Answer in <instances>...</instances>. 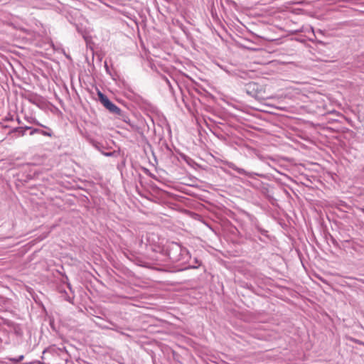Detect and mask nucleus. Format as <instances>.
Segmentation results:
<instances>
[{
    "label": "nucleus",
    "instance_id": "8",
    "mask_svg": "<svg viewBox=\"0 0 364 364\" xmlns=\"http://www.w3.org/2000/svg\"><path fill=\"white\" fill-rule=\"evenodd\" d=\"M7 359L14 364H16L18 363L17 358H7Z\"/></svg>",
    "mask_w": 364,
    "mask_h": 364
},
{
    "label": "nucleus",
    "instance_id": "5",
    "mask_svg": "<svg viewBox=\"0 0 364 364\" xmlns=\"http://www.w3.org/2000/svg\"><path fill=\"white\" fill-rule=\"evenodd\" d=\"M9 134H15L16 136H23L24 135V130L23 127H18L11 129L9 132Z\"/></svg>",
    "mask_w": 364,
    "mask_h": 364
},
{
    "label": "nucleus",
    "instance_id": "12",
    "mask_svg": "<svg viewBox=\"0 0 364 364\" xmlns=\"http://www.w3.org/2000/svg\"><path fill=\"white\" fill-rule=\"evenodd\" d=\"M23 127L24 132H26V130H28V129L32 131V129H33L31 127H28V126H25Z\"/></svg>",
    "mask_w": 364,
    "mask_h": 364
},
{
    "label": "nucleus",
    "instance_id": "11",
    "mask_svg": "<svg viewBox=\"0 0 364 364\" xmlns=\"http://www.w3.org/2000/svg\"><path fill=\"white\" fill-rule=\"evenodd\" d=\"M237 172L241 174H245L246 171L242 168H238Z\"/></svg>",
    "mask_w": 364,
    "mask_h": 364
},
{
    "label": "nucleus",
    "instance_id": "2",
    "mask_svg": "<svg viewBox=\"0 0 364 364\" xmlns=\"http://www.w3.org/2000/svg\"><path fill=\"white\" fill-rule=\"evenodd\" d=\"M97 95L100 102L111 114L115 115L118 119H120L125 122L129 121V117L127 115L126 112L111 102L105 94L99 91Z\"/></svg>",
    "mask_w": 364,
    "mask_h": 364
},
{
    "label": "nucleus",
    "instance_id": "9",
    "mask_svg": "<svg viewBox=\"0 0 364 364\" xmlns=\"http://www.w3.org/2000/svg\"><path fill=\"white\" fill-rule=\"evenodd\" d=\"M4 121H12L13 120V117L10 114H8V116L5 117V118L4 119Z\"/></svg>",
    "mask_w": 364,
    "mask_h": 364
},
{
    "label": "nucleus",
    "instance_id": "4",
    "mask_svg": "<svg viewBox=\"0 0 364 364\" xmlns=\"http://www.w3.org/2000/svg\"><path fill=\"white\" fill-rule=\"evenodd\" d=\"M36 124L40 125L45 129H38V128H33L32 129V131L30 132V135H33L35 134H39L43 136H50L51 137L53 135V132L52 129L46 126H44L38 122H35Z\"/></svg>",
    "mask_w": 364,
    "mask_h": 364
},
{
    "label": "nucleus",
    "instance_id": "16",
    "mask_svg": "<svg viewBox=\"0 0 364 364\" xmlns=\"http://www.w3.org/2000/svg\"><path fill=\"white\" fill-rule=\"evenodd\" d=\"M95 147H96L98 150H100V146H99L97 144H95Z\"/></svg>",
    "mask_w": 364,
    "mask_h": 364
},
{
    "label": "nucleus",
    "instance_id": "18",
    "mask_svg": "<svg viewBox=\"0 0 364 364\" xmlns=\"http://www.w3.org/2000/svg\"><path fill=\"white\" fill-rule=\"evenodd\" d=\"M23 364H31V363H24Z\"/></svg>",
    "mask_w": 364,
    "mask_h": 364
},
{
    "label": "nucleus",
    "instance_id": "14",
    "mask_svg": "<svg viewBox=\"0 0 364 364\" xmlns=\"http://www.w3.org/2000/svg\"><path fill=\"white\" fill-rule=\"evenodd\" d=\"M181 157H182L185 161H188V159H189V158H188L187 156H186L185 154H182V155H181Z\"/></svg>",
    "mask_w": 364,
    "mask_h": 364
},
{
    "label": "nucleus",
    "instance_id": "17",
    "mask_svg": "<svg viewBox=\"0 0 364 364\" xmlns=\"http://www.w3.org/2000/svg\"><path fill=\"white\" fill-rule=\"evenodd\" d=\"M68 288H69L70 289H71V287H70V283H68Z\"/></svg>",
    "mask_w": 364,
    "mask_h": 364
},
{
    "label": "nucleus",
    "instance_id": "7",
    "mask_svg": "<svg viewBox=\"0 0 364 364\" xmlns=\"http://www.w3.org/2000/svg\"><path fill=\"white\" fill-rule=\"evenodd\" d=\"M259 230L261 232L262 235L267 237L268 240H270V238L269 237V235H267V231L261 228H259Z\"/></svg>",
    "mask_w": 364,
    "mask_h": 364
},
{
    "label": "nucleus",
    "instance_id": "3",
    "mask_svg": "<svg viewBox=\"0 0 364 364\" xmlns=\"http://www.w3.org/2000/svg\"><path fill=\"white\" fill-rule=\"evenodd\" d=\"M243 91L249 96L257 100H261L265 97L262 88L255 82H250L247 83L244 86Z\"/></svg>",
    "mask_w": 364,
    "mask_h": 364
},
{
    "label": "nucleus",
    "instance_id": "15",
    "mask_svg": "<svg viewBox=\"0 0 364 364\" xmlns=\"http://www.w3.org/2000/svg\"><path fill=\"white\" fill-rule=\"evenodd\" d=\"M16 121L18 122V124H21V122L19 118H17Z\"/></svg>",
    "mask_w": 364,
    "mask_h": 364
},
{
    "label": "nucleus",
    "instance_id": "13",
    "mask_svg": "<svg viewBox=\"0 0 364 364\" xmlns=\"http://www.w3.org/2000/svg\"><path fill=\"white\" fill-rule=\"evenodd\" d=\"M23 358H24V355H19V356L17 358V359H18V363H19V362H21V360H23Z\"/></svg>",
    "mask_w": 364,
    "mask_h": 364
},
{
    "label": "nucleus",
    "instance_id": "1",
    "mask_svg": "<svg viewBox=\"0 0 364 364\" xmlns=\"http://www.w3.org/2000/svg\"><path fill=\"white\" fill-rule=\"evenodd\" d=\"M166 253L172 262H180L181 264L188 263L191 255L186 247L177 242H171L166 249Z\"/></svg>",
    "mask_w": 364,
    "mask_h": 364
},
{
    "label": "nucleus",
    "instance_id": "10",
    "mask_svg": "<svg viewBox=\"0 0 364 364\" xmlns=\"http://www.w3.org/2000/svg\"><path fill=\"white\" fill-rule=\"evenodd\" d=\"M102 154L106 156H112L114 155L113 152H103L102 151Z\"/></svg>",
    "mask_w": 364,
    "mask_h": 364
},
{
    "label": "nucleus",
    "instance_id": "19",
    "mask_svg": "<svg viewBox=\"0 0 364 364\" xmlns=\"http://www.w3.org/2000/svg\"><path fill=\"white\" fill-rule=\"evenodd\" d=\"M364 346V343H362Z\"/></svg>",
    "mask_w": 364,
    "mask_h": 364
},
{
    "label": "nucleus",
    "instance_id": "6",
    "mask_svg": "<svg viewBox=\"0 0 364 364\" xmlns=\"http://www.w3.org/2000/svg\"><path fill=\"white\" fill-rule=\"evenodd\" d=\"M200 265V262L198 259L195 258L193 264H190L188 266L184 267V269H197Z\"/></svg>",
    "mask_w": 364,
    "mask_h": 364
}]
</instances>
